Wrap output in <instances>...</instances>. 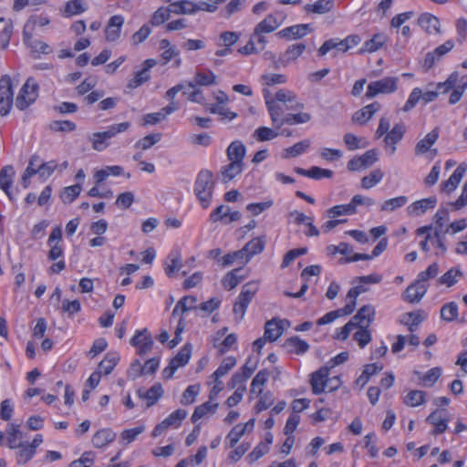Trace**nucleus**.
Returning a JSON list of instances; mask_svg holds the SVG:
<instances>
[{"label": "nucleus", "instance_id": "nucleus-1", "mask_svg": "<svg viewBox=\"0 0 467 467\" xmlns=\"http://www.w3.org/2000/svg\"><path fill=\"white\" fill-rule=\"evenodd\" d=\"M214 189V181L213 172L208 170H202L196 178L194 183V192L201 202L202 208L210 206Z\"/></svg>", "mask_w": 467, "mask_h": 467}, {"label": "nucleus", "instance_id": "nucleus-2", "mask_svg": "<svg viewBox=\"0 0 467 467\" xmlns=\"http://www.w3.org/2000/svg\"><path fill=\"white\" fill-rule=\"evenodd\" d=\"M258 288L259 285L255 281L248 282L243 285L242 291L236 298L233 308L236 321L239 322L244 318L246 309L258 291Z\"/></svg>", "mask_w": 467, "mask_h": 467}, {"label": "nucleus", "instance_id": "nucleus-3", "mask_svg": "<svg viewBox=\"0 0 467 467\" xmlns=\"http://www.w3.org/2000/svg\"><path fill=\"white\" fill-rule=\"evenodd\" d=\"M130 127V123L129 121H125L110 125L105 131L94 133L92 140L93 149L99 151L103 150L107 147L105 140H110L117 134L126 131Z\"/></svg>", "mask_w": 467, "mask_h": 467}, {"label": "nucleus", "instance_id": "nucleus-4", "mask_svg": "<svg viewBox=\"0 0 467 467\" xmlns=\"http://www.w3.org/2000/svg\"><path fill=\"white\" fill-rule=\"evenodd\" d=\"M38 85L34 79L28 78L22 86L16 99V107L20 110H25L35 102L37 98Z\"/></svg>", "mask_w": 467, "mask_h": 467}, {"label": "nucleus", "instance_id": "nucleus-5", "mask_svg": "<svg viewBox=\"0 0 467 467\" xmlns=\"http://www.w3.org/2000/svg\"><path fill=\"white\" fill-rule=\"evenodd\" d=\"M14 90L10 76L4 75L0 78V115L6 116L13 106Z\"/></svg>", "mask_w": 467, "mask_h": 467}, {"label": "nucleus", "instance_id": "nucleus-6", "mask_svg": "<svg viewBox=\"0 0 467 467\" xmlns=\"http://www.w3.org/2000/svg\"><path fill=\"white\" fill-rule=\"evenodd\" d=\"M398 78L387 77L377 81H372L368 85L366 97L372 99L379 94L392 93L397 89Z\"/></svg>", "mask_w": 467, "mask_h": 467}, {"label": "nucleus", "instance_id": "nucleus-7", "mask_svg": "<svg viewBox=\"0 0 467 467\" xmlns=\"http://www.w3.org/2000/svg\"><path fill=\"white\" fill-rule=\"evenodd\" d=\"M447 414V410L436 409L426 418V422L434 427L431 432L432 435H440L447 430L449 421Z\"/></svg>", "mask_w": 467, "mask_h": 467}, {"label": "nucleus", "instance_id": "nucleus-8", "mask_svg": "<svg viewBox=\"0 0 467 467\" xmlns=\"http://www.w3.org/2000/svg\"><path fill=\"white\" fill-rule=\"evenodd\" d=\"M275 100L283 103L286 110L300 111L305 105L296 99V94L288 89L281 88L275 93Z\"/></svg>", "mask_w": 467, "mask_h": 467}, {"label": "nucleus", "instance_id": "nucleus-9", "mask_svg": "<svg viewBox=\"0 0 467 467\" xmlns=\"http://www.w3.org/2000/svg\"><path fill=\"white\" fill-rule=\"evenodd\" d=\"M130 344L138 348V354L144 356L150 352L153 347V339L147 328L138 330L130 339Z\"/></svg>", "mask_w": 467, "mask_h": 467}, {"label": "nucleus", "instance_id": "nucleus-10", "mask_svg": "<svg viewBox=\"0 0 467 467\" xmlns=\"http://www.w3.org/2000/svg\"><path fill=\"white\" fill-rule=\"evenodd\" d=\"M375 315V307L371 305H365L350 320L357 327H368L373 322Z\"/></svg>", "mask_w": 467, "mask_h": 467}, {"label": "nucleus", "instance_id": "nucleus-11", "mask_svg": "<svg viewBox=\"0 0 467 467\" xmlns=\"http://www.w3.org/2000/svg\"><path fill=\"white\" fill-rule=\"evenodd\" d=\"M157 64L155 59H146L143 63V67L135 73L134 77L129 80L127 87L130 89H134L143 83L147 82L150 78V69Z\"/></svg>", "mask_w": 467, "mask_h": 467}, {"label": "nucleus", "instance_id": "nucleus-12", "mask_svg": "<svg viewBox=\"0 0 467 467\" xmlns=\"http://www.w3.org/2000/svg\"><path fill=\"white\" fill-rule=\"evenodd\" d=\"M328 368L325 366L311 374L310 385L314 394L319 395L325 391L328 381Z\"/></svg>", "mask_w": 467, "mask_h": 467}, {"label": "nucleus", "instance_id": "nucleus-13", "mask_svg": "<svg viewBox=\"0 0 467 467\" xmlns=\"http://www.w3.org/2000/svg\"><path fill=\"white\" fill-rule=\"evenodd\" d=\"M388 246V239L382 238L378 244L374 247L372 254H354L352 257H346V258H340L338 263L340 265L348 264L351 262H357L359 260H371L374 257L379 256L380 254H382Z\"/></svg>", "mask_w": 467, "mask_h": 467}, {"label": "nucleus", "instance_id": "nucleus-14", "mask_svg": "<svg viewBox=\"0 0 467 467\" xmlns=\"http://www.w3.org/2000/svg\"><path fill=\"white\" fill-rule=\"evenodd\" d=\"M437 198L431 196L416 201L407 207V213L410 216H420L425 213L428 210L433 209L437 204Z\"/></svg>", "mask_w": 467, "mask_h": 467}, {"label": "nucleus", "instance_id": "nucleus-15", "mask_svg": "<svg viewBox=\"0 0 467 467\" xmlns=\"http://www.w3.org/2000/svg\"><path fill=\"white\" fill-rule=\"evenodd\" d=\"M406 131L405 125L403 123L395 124L394 127L389 131L385 138L384 142L388 148V151L390 155L396 151V144L401 140Z\"/></svg>", "mask_w": 467, "mask_h": 467}, {"label": "nucleus", "instance_id": "nucleus-16", "mask_svg": "<svg viewBox=\"0 0 467 467\" xmlns=\"http://www.w3.org/2000/svg\"><path fill=\"white\" fill-rule=\"evenodd\" d=\"M310 25L308 24H300L292 26L285 27L280 30L276 35L280 38H285L287 40L298 39L305 36H306L309 32H311Z\"/></svg>", "mask_w": 467, "mask_h": 467}, {"label": "nucleus", "instance_id": "nucleus-17", "mask_svg": "<svg viewBox=\"0 0 467 467\" xmlns=\"http://www.w3.org/2000/svg\"><path fill=\"white\" fill-rule=\"evenodd\" d=\"M428 287L425 284L414 282L406 288L402 294V298L409 303H418L425 296Z\"/></svg>", "mask_w": 467, "mask_h": 467}, {"label": "nucleus", "instance_id": "nucleus-18", "mask_svg": "<svg viewBox=\"0 0 467 467\" xmlns=\"http://www.w3.org/2000/svg\"><path fill=\"white\" fill-rule=\"evenodd\" d=\"M418 24L427 34L441 32L439 18L430 13L421 14L418 18Z\"/></svg>", "mask_w": 467, "mask_h": 467}, {"label": "nucleus", "instance_id": "nucleus-19", "mask_svg": "<svg viewBox=\"0 0 467 467\" xmlns=\"http://www.w3.org/2000/svg\"><path fill=\"white\" fill-rule=\"evenodd\" d=\"M284 17L278 19L275 15L270 14L267 15L265 19H263L260 23L256 25L254 27L255 35H259V33H272L275 29H277L283 23Z\"/></svg>", "mask_w": 467, "mask_h": 467}, {"label": "nucleus", "instance_id": "nucleus-20", "mask_svg": "<svg viewBox=\"0 0 467 467\" xmlns=\"http://www.w3.org/2000/svg\"><path fill=\"white\" fill-rule=\"evenodd\" d=\"M381 108V105L375 101L369 105H367L356 111L352 116V120L358 124H365L368 119H370L373 115L379 111Z\"/></svg>", "mask_w": 467, "mask_h": 467}, {"label": "nucleus", "instance_id": "nucleus-21", "mask_svg": "<svg viewBox=\"0 0 467 467\" xmlns=\"http://www.w3.org/2000/svg\"><path fill=\"white\" fill-rule=\"evenodd\" d=\"M124 23V18L121 16H113L106 26V39L109 42L116 41L120 36L121 26Z\"/></svg>", "mask_w": 467, "mask_h": 467}, {"label": "nucleus", "instance_id": "nucleus-22", "mask_svg": "<svg viewBox=\"0 0 467 467\" xmlns=\"http://www.w3.org/2000/svg\"><path fill=\"white\" fill-rule=\"evenodd\" d=\"M265 246V237H256L249 241L242 249L245 254V262H248L254 255L261 254Z\"/></svg>", "mask_w": 467, "mask_h": 467}, {"label": "nucleus", "instance_id": "nucleus-23", "mask_svg": "<svg viewBox=\"0 0 467 467\" xmlns=\"http://www.w3.org/2000/svg\"><path fill=\"white\" fill-rule=\"evenodd\" d=\"M284 348L290 353L303 355L309 349V345L306 341L299 338L297 336H295L288 337L285 341Z\"/></svg>", "mask_w": 467, "mask_h": 467}, {"label": "nucleus", "instance_id": "nucleus-24", "mask_svg": "<svg viewBox=\"0 0 467 467\" xmlns=\"http://www.w3.org/2000/svg\"><path fill=\"white\" fill-rule=\"evenodd\" d=\"M246 148L241 140L233 141L226 150V154L230 161L244 163Z\"/></svg>", "mask_w": 467, "mask_h": 467}, {"label": "nucleus", "instance_id": "nucleus-25", "mask_svg": "<svg viewBox=\"0 0 467 467\" xmlns=\"http://www.w3.org/2000/svg\"><path fill=\"white\" fill-rule=\"evenodd\" d=\"M388 37L384 33L375 34L370 39L367 40L363 47L359 49L358 53L362 54L365 52L373 53L383 47L387 42Z\"/></svg>", "mask_w": 467, "mask_h": 467}, {"label": "nucleus", "instance_id": "nucleus-26", "mask_svg": "<svg viewBox=\"0 0 467 467\" xmlns=\"http://www.w3.org/2000/svg\"><path fill=\"white\" fill-rule=\"evenodd\" d=\"M14 175V168L10 165L5 166L0 171V188L5 192L11 201L13 200V195L10 192V187L13 183Z\"/></svg>", "mask_w": 467, "mask_h": 467}, {"label": "nucleus", "instance_id": "nucleus-27", "mask_svg": "<svg viewBox=\"0 0 467 467\" xmlns=\"http://www.w3.org/2000/svg\"><path fill=\"white\" fill-rule=\"evenodd\" d=\"M306 45L298 43L291 45L287 47L285 52L280 56L278 63L286 66L289 62L296 60L305 51Z\"/></svg>", "mask_w": 467, "mask_h": 467}, {"label": "nucleus", "instance_id": "nucleus-28", "mask_svg": "<svg viewBox=\"0 0 467 467\" xmlns=\"http://www.w3.org/2000/svg\"><path fill=\"white\" fill-rule=\"evenodd\" d=\"M138 395L140 399L147 400V407H150L162 397L163 389L160 383H155L146 392H143L142 389H139Z\"/></svg>", "mask_w": 467, "mask_h": 467}, {"label": "nucleus", "instance_id": "nucleus-29", "mask_svg": "<svg viewBox=\"0 0 467 467\" xmlns=\"http://www.w3.org/2000/svg\"><path fill=\"white\" fill-rule=\"evenodd\" d=\"M267 110L269 112L271 120L275 127L280 129L284 124H280L282 121L284 111L286 110L283 105L278 104L275 99H267Z\"/></svg>", "mask_w": 467, "mask_h": 467}, {"label": "nucleus", "instance_id": "nucleus-30", "mask_svg": "<svg viewBox=\"0 0 467 467\" xmlns=\"http://www.w3.org/2000/svg\"><path fill=\"white\" fill-rule=\"evenodd\" d=\"M116 438V433L110 429H102L98 431L92 437V443L96 448H103L112 442Z\"/></svg>", "mask_w": 467, "mask_h": 467}, {"label": "nucleus", "instance_id": "nucleus-31", "mask_svg": "<svg viewBox=\"0 0 467 467\" xmlns=\"http://www.w3.org/2000/svg\"><path fill=\"white\" fill-rule=\"evenodd\" d=\"M438 138L439 129L435 128L416 144L415 153L417 155L426 153L430 150V148L436 142Z\"/></svg>", "mask_w": 467, "mask_h": 467}, {"label": "nucleus", "instance_id": "nucleus-32", "mask_svg": "<svg viewBox=\"0 0 467 467\" xmlns=\"http://www.w3.org/2000/svg\"><path fill=\"white\" fill-rule=\"evenodd\" d=\"M465 171L466 169L462 165L458 166L450 178L441 184L442 191L446 192H453L464 176Z\"/></svg>", "mask_w": 467, "mask_h": 467}, {"label": "nucleus", "instance_id": "nucleus-33", "mask_svg": "<svg viewBox=\"0 0 467 467\" xmlns=\"http://www.w3.org/2000/svg\"><path fill=\"white\" fill-rule=\"evenodd\" d=\"M7 446L11 450H15L22 442L23 433L20 431V425L16 423H9L6 429Z\"/></svg>", "mask_w": 467, "mask_h": 467}, {"label": "nucleus", "instance_id": "nucleus-34", "mask_svg": "<svg viewBox=\"0 0 467 467\" xmlns=\"http://www.w3.org/2000/svg\"><path fill=\"white\" fill-rule=\"evenodd\" d=\"M244 168V163L231 161L229 164L223 166L221 170L223 181L228 182L237 175H239Z\"/></svg>", "mask_w": 467, "mask_h": 467}, {"label": "nucleus", "instance_id": "nucleus-35", "mask_svg": "<svg viewBox=\"0 0 467 467\" xmlns=\"http://www.w3.org/2000/svg\"><path fill=\"white\" fill-rule=\"evenodd\" d=\"M332 49H337L338 51L347 52L348 46H346V42L344 39L340 40L338 38H331L323 43V45L319 47L317 53L319 57L325 56L327 52Z\"/></svg>", "mask_w": 467, "mask_h": 467}, {"label": "nucleus", "instance_id": "nucleus-36", "mask_svg": "<svg viewBox=\"0 0 467 467\" xmlns=\"http://www.w3.org/2000/svg\"><path fill=\"white\" fill-rule=\"evenodd\" d=\"M241 271L242 268H235L231 272L227 273L222 279L223 286L228 290L236 287L238 284L246 277L245 275H239Z\"/></svg>", "mask_w": 467, "mask_h": 467}, {"label": "nucleus", "instance_id": "nucleus-37", "mask_svg": "<svg viewBox=\"0 0 467 467\" xmlns=\"http://www.w3.org/2000/svg\"><path fill=\"white\" fill-rule=\"evenodd\" d=\"M215 80H216V76L211 70H209L206 73L205 72H196L195 77H194V83L189 82L187 84V87L190 88H194L196 85L207 87V86L216 84Z\"/></svg>", "mask_w": 467, "mask_h": 467}, {"label": "nucleus", "instance_id": "nucleus-38", "mask_svg": "<svg viewBox=\"0 0 467 467\" xmlns=\"http://www.w3.org/2000/svg\"><path fill=\"white\" fill-rule=\"evenodd\" d=\"M333 6V0H317L314 4L306 5L305 10L309 13L323 15L331 11Z\"/></svg>", "mask_w": 467, "mask_h": 467}, {"label": "nucleus", "instance_id": "nucleus-39", "mask_svg": "<svg viewBox=\"0 0 467 467\" xmlns=\"http://www.w3.org/2000/svg\"><path fill=\"white\" fill-rule=\"evenodd\" d=\"M19 446L16 448V463L18 465H24L27 463L36 454V451L26 443L19 442Z\"/></svg>", "mask_w": 467, "mask_h": 467}, {"label": "nucleus", "instance_id": "nucleus-40", "mask_svg": "<svg viewBox=\"0 0 467 467\" xmlns=\"http://www.w3.org/2000/svg\"><path fill=\"white\" fill-rule=\"evenodd\" d=\"M167 260L170 263H165L164 271L169 277H171L174 272L179 271L182 266L181 254L179 252L173 251L168 255Z\"/></svg>", "mask_w": 467, "mask_h": 467}, {"label": "nucleus", "instance_id": "nucleus-41", "mask_svg": "<svg viewBox=\"0 0 467 467\" xmlns=\"http://www.w3.org/2000/svg\"><path fill=\"white\" fill-rule=\"evenodd\" d=\"M119 358L117 353L109 352L105 358L99 362L98 371L105 375L109 374L115 366L117 365Z\"/></svg>", "mask_w": 467, "mask_h": 467}, {"label": "nucleus", "instance_id": "nucleus-42", "mask_svg": "<svg viewBox=\"0 0 467 467\" xmlns=\"http://www.w3.org/2000/svg\"><path fill=\"white\" fill-rule=\"evenodd\" d=\"M312 116L308 112L288 113L282 119L280 124L296 125L310 121Z\"/></svg>", "mask_w": 467, "mask_h": 467}, {"label": "nucleus", "instance_id": "nucleus-43", "mask_svg": "<svg viewBox=\"0 0 467 467\" xmlns=\"http://www.w3.org/2000/svg\"><path fill=\"white\" fill-rule=\"evenodd\" d=\"M467 88V75L461 76L457 84L451 89V93L449 98V103L453 105L456 104L462 99L465 89Z\"/></svg>", "mask_w": 467, "mask_h": 467}, {"label": "nucleus", "instance_id": "nucleus-44", "mask_svg": "<svg viewBox=\"0 0 467 467\" xmlns=\"http://www.w3.org/2000/svg\"><path fill=\"white\" fill-rule=\"evenodd\" d=\"M283 333V327L275 319L267 321L265 326V337L269 341L276 340Z\"/></svg>", "mask_w": 467, "mask_h": 467}, {"label": "nucleus", "instance_id": "nucleus-45", "mask_svg": "<svg viewBox=\"0 0 467 467\" xmlns=\"http://www.w3.org/2000/svg\"><path fill=\"white\" fill-rule=\"evenodd\" d=\"M88 9V5L82 0H70L65 5L64 14L65 16L70 17L72 16L80 15Z\"/></svg>", "mask_w": 467, "mask_h": 467}, {"label": "nucleus", "instance_id": "nucleus-46", "mask_svg": "<svg viewBox=\"0 0 467 467\" xmlns=\"http://www.w3.org/2000/svg\"><path fill=\"white\" fill-rule=\"evenodd\" d=\"M270 372L267 369H261L253 379L250 388L251 394H261L263 391L262 387L267 381Z\"/></svg>", "mask_w": 467, "mask_h": 467}, {"label": "nucleus", "instance_id": "nucleus-47", "mask_svg": "<svg viewBox=\"0 0 467 467\" xmlns=\"http://www.w3.org/2000/svg\"><path fill=\"white\" fill-rule=\"evenodd\" d=\"M24 41L25 43L35 52H39L42 54L50 53V47L40 40H33L32 36L27 34L26 30H24Z\"/></svg>", "mask_w": 467, "mask_h": 467}, {"label": "nucleus", "instance_id": "nucleus-48", "mask_svg": "<svg viewBox=\"0 0 467 467\" xmlns=\"http://www.w3.org/2000/svg\"><path fill=\"white\" fill-rule=\"evenodd\" d=\"M236 365V358L234 357L225 358L218 368L213 373L212 377L214 381L226 375Z\"/></svg>", "mask_w": 467, "mask_h": 467}, {"label": "nucleus", "instance_id": "nucleus-49", "mask_svg": "<svg viewBox=\"0 0 467 467\" xmlns=\"http://www.w3.org/2000/svg\"><path fill=\"white\" fill-rule=\"evenodd\" d=\"M169 7L171 13L175 15H194V10L192 9V1L180 0L172 2Z\"/></svg>", "mask_w": 467, "mask_h": 467}, {"label": "nucleus", "instance_id": "nucleus-50", "mask_svg": "<svg viewBox=\"0 0 467 467\" xmlns=\"http://www.w3.org/2000/svg\"><path fill=\"white\" fill-rule=\"evenodd\" d=\"M217 407L218 403L212 404L210 400L197 406L192 415V421L193 423H196L199 420L203 418L210 411H215Z\"/></svg>", "mask_w": 467, "mask_h": 467}, {"label": "nucleus", "instance_id": "nucleus-51", "mask_svg": "<svg viewBox=\"0 0 467 467\" xmlns=\"http://www.w3.org/2000/svg\"><path fill=\"white\" fill-rule=\"evenodd\" d=\"M423 319L420 312H410L403 316L401 323L407 326L409 331L412 333L417 330Z\"/></svg>", "mask_w": 467, "mask_h": 467}, {"label": "nucleus", "instance_id": "nucleus-52", "mask_svg": "<svg viewBox=\"0 0 467 467\" xmlns=\"http://www.w3.org/2000/svg\"><path fill=\"white\" fill-rule=\"evenodd\" d=\"M426 393L422 390H410L404 398V403L410 407H417L425 403Z\"/></svg>", "mask_w": 467, "mask_h": 467}, {"label": "nucleus", "instance_id": "nucleus-53", "mask_svg": "<svg viewBox=\"0 0 467 467\" xmlns=\"http://www.w3.org/2000/svg\"><path fill=\"white\" fill-rule=\"evenodd\" d=\"M310 147V140H304L285 150L283 158L297 157Z\"/></svg>", "mask_w": 467, "mask_h": 467}, {"label": "nucleus", "instance_id": "nucleus-54", "mask_svg": "<svg viewBox=\"0 0 467 467\" xmlns=\"http://www.w3.org/2000/svg\"><path fill=\"white\" fill-rule=\"evenodd\" d=\"M327 214L331 217H337L341 215H351L357 213V209L354 208L351 202L348 204L335 205L327 211Z\"/></svg>", "mask_w": 467, "mask_h": 467}, {"label": "nucleus", "instance_id": "nucleus-55", "mask_svg": "<svg viewBox=\"0 0 467 467\" xmlns=\"http://www.w3.org/2000/svg\"><path fill=\"white\" fill-rule=\"evenodd\" d=\"M407 202H408V198L403 195L389 199L381 204L380 211L393 212V211L404 206L407 203Z\"/></svg>", "mask_w": 467, "mask_h": 467}, {"label": "nucleus", "instance_id": "nucleus-56", "mask_svg": "<svg viewBox=\"0 0 467 467\" xmlns=\"http://www.w3.org/2000/svg\"><path fill=\"white\" fill-rule=\"evenodd\" d=\"M192 354V345L186 344L184 345L178 354L171 360L174 365L178 368L185 366L191 358Z\"/></svg>", "mask_w": 467, "mask_h": 467}, {"label": "nucleus", "instance_id": "nucleus-57", "mask_svg": "<svg viewBox=\"0 0 467 467\" xmlns=\"http://www.w3.org/2000/svg\"><path fill=\"white\" fill-rule=\"evenodd\" d=\"M170 15L171 10L169 6H161L152 14L150 23L153 26H161L170 18Z\"/></svg>", "mask_w": 467, "mask_h": 467}, {"label": "nucleus", "instance_id": "nucleus-58", "mask_svg": "<svg viewBox=\"0 0 467 467\" xmlns=\"http://www.w3.org/2000/svg\"><path fill=\"white\" fill-rule=\"evenodd\" d=\"M441 319L451 322L458 317V305L455 302H450L441 308Z\"/></svg>", "mask_w": 467, "mask_h": 467}, {"label": "nucleus", "instance_id": "nucleus-59", "mask_svg": "<svg viewBox=\"0 0 467 467\" xmlns=\"http://www.w3.org/2000/svg\"><path fill=\"white\" fill-rule=\"evenodd\" d=\"M461 76L458 72H452L444 82H440L436 86V90L440 93L445 94L455 87Z\"/></svg>", "mask_w": 467, "mask_h": 467}, {"label": "nucleus", "instance_id": "nucleus-60", "mask_svg": "<svg viewBox=\"0 0 467 467\" xmlns=\"http://www.w3.org/2000/svg\"><path fill=\"white\" fill-rule=\"evenodd\" d=\"M383 172L377 169L371 171L368 175L365 176L361 180V186L364 189H370L378 184L383 179Z\"/></svg>", "mask_w": 467, "mask_h": 467}, {"label": "nucleus", "instance_id": "nucleus-61", "mask_svg": "<svg viewBox=\"0 0 467 467\" xmlns=\"http://www.w3.org/2000/svg\"><path fill=\"white\" fill-rule=\"evenodd\" d=\"M82 190L81 183L66 187L61 194V200L64 203H71L80 194Z\"/></svg>", "mask_w": 467, "mask_h": 467}, {"label": "nucleus", "instance_id": "nucleus-62", "mask_svg": "<svg viewBox=\"0 0 467 467\" xmlns=\"http://www.w3.org/2000/svg\"><path fill=\"white\" fill-rule=\"evenodd\" d=\"M462 273L456 268L449 269L445 274H443L438 280V282L441 285H446L448 287L455 285L458 280V276H462Z\"/></svg>", "mask_w": 467, "mask_h": 467}, {"label": "nucleus", "instance_id": "nucleus-63", "mask_svg": "<svg viewBox=\"0 0 467 467\" xmlns=\"http://www.w3.org/2000/svg\"><path fill=\"white\" fill-rule=\"evenodd\" d=\"M187 411L182 409H178L175 411L171 412L166 419L165 424L170 427L178 428L182 421L186 418Z\"/></svg>", "mask_w": 467, "mask_h": 467}, {"label": "nucleus", "instance_id": "nucleus-64", "mask_svg": "<svg viewBox=\"0 0 467 467\" xmlns=\"http://www.w3.org/2000/svg\"><path fill=\"white\" fill-rule=\"evenodd\" d=\"M199 392L200 385L194 384L188 386L187 389L182 393L181 403L182 405H190L193 403Z\"/></svg>", "mask_w": 467, "mask_h": 467}]
</instances>
